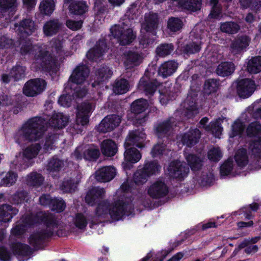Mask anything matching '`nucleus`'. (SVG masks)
I'll return each mask as SVG.
<instances>
[{
  "mask_svg": "<svg viewBox=\"0 0 261 261\" xmlns=\"http://www.w3.org/2000/svg\"><path fill=\"white\" fill-rule=\"evenodd\" d=\"M47 123L41 117H34L29 119L22 126L19 134L24 140L36 141L42 137Z\"/></svg>",
  "mask_w": 261,
  "mask_h": 261,
  "instance_id": "3",
  "label": "nucleus"
},
{
  "mask_svg": "<svg viewBox=\"0 0 261 261\" xmlns=\"http://www.w3.org/2000/svg\"><path fill=\"white\" fill-rule=\"evenodd\" d=\"M89 73V69L86 65H80L73 70L69 81L77 85L82 84L86 80Z\"/></svg>",
  "mask_w": 261,
  "mask_h": 261,
  "instance_id": "15",
  "label": "nucleus"
},
{
  "mask_svg": "<svg viewBox=\"0 0 261 261\" xmlns=\"http://www.w3.org/2000/svg\"><path fill=\"white\" fill-rule=\"evenodd\" d=\"M236 162L238 166L243 167L248 163V156L245 149H239L234 156Z\"/></svg>",
  "mask_w": 261,
  "mask_h": 261,
  "instance_id": "46",
  "label": "nucleus"
},
{
  "mask_svg": "<svg viewBox=\"0 0 261 261\" xmlns=\"http://www.w3.org/2000/svg\"><path fill=\"white\" fill-rule=\"evenodd\" d=\"M37 29V25L34 23V21L30 19H25L20 22L17 31L22 37H24L32 34Z\"/></svg>",
  "mask_w": 261,
  "mask_h": 261,
  "instance_id": "22",
  "label": "nucleus"
},
{
  "mask_svg": "<svg viewBox=\"0 0 261 261\" xmlns=\"http://www.w3.org/2000/svg\"><path fill=\"white\" fill-rule=\"evenodd\" d=\"M46 86L45 80L41 79H32L25 84L23 92L28 96H35L44 91Z\"/></svg>",
  "mask_w": 261,
  "mask_h": 261,
  "instance_id": "5",
  "label": "nucleus"
},
{
  "mask_svg": "<svg viewBox=\"0 0 261 261\" xmlns=\"http://www.w3.org/2000/svg\"><path fill=\"white\" fill-rule=\"evenodd\" d=\"M37 50H38L37 47L33 46L30 42H27L21 46L20 53L22 55H25L28 54L34 55Z\"/></svg>",
  "mask_w": 261,
  "mask_h": 261,
  "instance_id": "63",
  "label": "nucleus"
},
{
  "mask_svg": "<svg viewBox=\"0 0 261 261\" xmlns=\"http://www.w3.org/2000/svg\"><path fill=\"white\" fill-rule=\"evenodd\" d=\"M209 5L211 7V11L208 15L209 18H218L221 13V7L219 4V0H210Z\"/></svg>",
  "mask_w": 261,
  "mask_h": 261,
  "instance_id": "50",
  "label": "nucleus"
},
{
  "mask_svg": "<svg viewBox=\"0 0 261 261\" xmlns=\"http://www.w3.org/2000/svg\"><path fill=\"white\" fill-rule=\"evenodd\" d=\"M249 39L246 36H238L232 42L230 46V50L234 55L240 54L246 48L249 43Z\"/></svg>",
  "mask_w": 261,
  "mask_h": 261,
  "instance_id": "17",
  "label": "nucleus"
},
{
  "mask_svg": "<svg viewBox=\"0 0 261 261\" xmlns=\"http://www.w3.org/2000/svg\"><path fill=\"white\" fill-rule=\"evenodd\" d=\"M28 196V193L23 190H19L16 191L11 197L14 203L19 204L22 202Z\"/></svg>",
  "mask_w": 261,
  "mask_h": 261,
  "instance_id": "59",
  "label": "nucleus"
},
{
  "mask_svg": "<svg viewBox=\"0 0 261 261\" xmlns=\"http://www.w3.org/2000/svg\"><path fill=\"white\" fill-rule=\"evenodd\" d=\"M161 166L156 161H151L145 163L142 169L149 177L158 173L160 170Z\"/></svg>",
  "mask_w": 261,
  "mask_h": 261,
  "instance_id": "42",
  "label": "nucleus"
},
{
  "mask_svg": "<svg viewBox=\"0 0 261 261\" xmlns=\"http://www.w3.org/2000/svg\"><path fill=\"white\" fill-rule=\"evenodd\" d=\"M11 247L14 253L18 255L28 256L32 253L31 248L25 244L15 243L12 245Z\"/></svg>",
  "mask_w": 261,
  "mask_h": 261,
  "instance_id": "35",
  "label": "nucleus"
},
{
  "mask_svg": "<svg viewBox=\"0 0 261 261\" xmlns=\"http://www.w3.org/2000/svg\"><path fill=\"white\" fill-rule=\"evenodd\" d=\"M25 70L26 68L24 66L16 65L11 69L10 75L15 80H19L24 77Z\"/></svg>",
  "mask_w": 261,
  "mask_h": 261,
  "instance_id": "49",
  "label": "nucleus"
},
{
  "mask_svg": "<svg viewBox=\"0 0 261 261\" xmlns=\"http://www.w3.org/2000/svg\"><path fill=\"white\" fill-rule=\"evenodd\" d=\"M142 60L141 56L138 53L129 51L126 55L124 64L127 68H130L133 64H138Z\"/></svg>",
  "mask_w": 261,
  "mask_h": 261,
  "instance_id": "47",
  "label": "nucleus"
},
{
  "mask_svg": "<svg viewBox=\"0 0 261 261\" xmlns=\"http://www.w3.org/2000/svg\"><path fill=\"white\" fill-rule=\"evenodd\" d=\"M172 126L170 119L159 124L156 127V133L159 136L165 134L171 129Z\"/></svg>",
  "mask_w": 261,
  "mask_h": 261,
  "instance_id": "55",
  "label": "nucleus"
},
{
  "mask_svg": "<svg viewBox=\"0 0 261 261\" xmlns=\"http://www.w3.org/2000/svg\"><path fill=\"white\" fill-rule=\"evenodd\" d=\"M58 139V136L57 135H51L47 136L45 139L43 150L46 152L54 149Z\"/></svg>",
  "mask_w": 261,
  "mask_h": 261,
  "instance_id": "57",
  "label": "nucleus"
},
{
  "mask_svg": "<svg viewBox=\"0 0 261 261\" xmlns=\"http://www.w3.org/2000/svg\"><path fill=\"white\" fill-rule=\"evenodd\" d=\"M174 49L172 44H162L156 48V54L160 57H165L170 55Z\"/></svg>",
  "mask_w": 261,
  "mask_h": 261,
  "instance_id": "51",
  "label": "nucleus"
},
{
  "mask_svg": "<svg viewBox=\"0 0 261 261\" xmlns=\"http://www.w3.org/2000/svg\"><path fill=\"white\" fill-rule=\"evenodd\" d=\"M186 160L188 165L193 171H197L202 167V160L193 154H190L186 156Z\"/></svg>",
  "mask_w": 261,
  "mask_h": 261,
  "instance_id": "41",
  "label": "nucleus"
},
{
  "mask_svg": "<svg viewBox=\"0 0 261 261\" xmlns=\"http://www.w3.org/2000/svg\"><path fill=\"white\" fill-rule=\"evenodd\" d=\"M100 152L98 148L90 147L86 150L84 152V158L85 160L94 161L99 156Z\"/></svg>",
  "mask_w": 261,
  "mask_h": 261,
  "instance_id": "52",
  "label": "nucleus"
},
{
  "mask_svg": "<svg viewBox=\"0 0 261 261\" xmlns=\"http://www.w3.org/2000/svg\"><path fill=\"white\" fill-rule=\"evenodd\" d=\"M129 84L128 82L124 79L116 80L113 85L114 92L117 94L125 93L128 91Z\"/></svg>",
  "mask_w": 261,
  "mask_h": 261,
  "instance_id": "36",
  "label": "nucleus"
},
{
  "mask_svg": "<svg viewBox=\"0 0 261 261\" xmlns=\"http://www.w3.org/2000/svg\"><path fill=\"white\" fill-rule=\"evenodd\" d=\"M51 52L41 49L36 58L37 63H39L43 68H49L55 64V61L64 54L62 42L57 39H54L50 42Z\"/></svg>",
  "mask_w": 261,
  "mask_h": 261,
  "instance_id": "2",
  "label": "nucleus"
},
{
  "mask_svg": "<svg viewBox=\"0 0 261 261\" xmlns=\"http://www.w3.org/2000/svg\"><path fill=\"white\" fill-rule=\"evenodd\" d=\"M39 220L44 223L45 228L30 236L29 243L34 247L37 248L43 240L51 237L56 231L58 236L60 235L57 230L61 228L59 219L53 214L42 212L38 213L36 215L22 216L11 229V234L17 237L22 235L28 226L38 223Z\"/></svg>",
  "mask_w": 261,
  "mask_h": 261,
  "instance_id": "1",
  "label": "nucleus"
},
{
  "mask_svg": "<svg viewBox=\"0 0 261 261\" xmlns=\"http://www.w3.org/2000/svg\"><path fill=\"white\" fill-rule=\"evenodd\" d=\"M76 185L72 180L67 179L63 182L61 186V189L63 192H72L75 190Z\"/></svg>",
  "mask_w": 261,
  "mask_h": 261,
  "instance_id": "60",
  "label": "nucleus"
},
{
  "mask_svg": "<svg viewBox=\"0 0 261 261\" xmlns=\"http://www.w3.org/2000/svg\"><path fill=\"white\" fill-rule=\"evenodd\" d=\"M233 167V161L228 159L220 167V173L221 175L225 176L230 173Z\"/></svg>",
  "mask_w": 261,
  "mask_h": 261,
  "instance_id": "58",
  "label": "nucleus"
},
{
  "mask_svg": "<svg viewBox=\"0 0 261 261\" xmlns=\"http://www.w3.org/2000/svg\"><path fill=\"white\" fill-rule=\"evenodd\" d=\"M105 194L103 188H94L90 190L86 197V202L90 205H93L96 201L99 198H101Z\"/></svg>",
  "mask_w": 261,
  "mask_h": 261,
  "instance_id": "25",
  "label": "nucleus"
},
{
  "mask_svg": "<svg viewBox=\"0 0 261 261\" xmlns=\"http://www.w3.org/2000/svg\"><path fill=\"white\" fill-rule=\"evenodd\" d=\"M145 138V134L139 130L130 132L127 137L124 146L125 148L136 146L139 148L144 147L143 142Z\"/></svg>",
  "mask_w": 261,
  "mask_h": 261,
  "instance_id": "14",
  "label": "nucleus"
},
{
  "mask_svg": "<svg viewBox=\"0 0 261 261\" xmlns=\"http://www.w3.org/2000/svg\"><path fill=\"white\" fill-rule=\"evenodd\" d=\"M179 6L191 12L198 11L202 7V0H180Z\"/></svg>",
  "mask_w": 261,
  "mask_h": 261,
  "instance_id": "31",
  "label": "nucleus"
},
{
  "mask_svg": "<svg viewBox=\"0 0 261 261\" xmlns=\"http://www.w3.org/2000/svg\"><path fill=\"white\" fill-rule=\"evenodd\" d=\"M126 204L121 200L115 202L110 206L109 213L111 217L114 220H118L122 218L126 209Z\"/></svg>",
  "mask_w": 261,
  "mask_h": 261,
  "instance_id": "20",
  "label": "nucleus"
},
{
  "mask_svg": "<svg viewBox=\"0 0 261 261\" xmlns=\"http://www.w3.org/2000/svg\"><path fill=\"white\" fill-rule=\"evenodd\" d=\"M235 70L233 63L230 62H224L220 64L216 70V73L221 76H227L231 75Z\"/></svg>",
  "mask_w": 261,
  "mask_h": 261,
  "instance_id": "29",
  "label": "nucleus"
},
{
  "mask_svg": "<svg viewBox=\"0 0 261 261\" xmlns=\"http://www.w3.org/2000/svg\"><path fill=\"white\" fill-rule=\"evenodd\" d=\"M111 32L122 45L130 44L136 38L128 20H125L112 27Z\"/></svg>",
  "mask_w": 261,
  "mask_h": 261,
  "instance_id": "4",
  "label": "nucleus"
},
{
  "mask_svg": "<svg viewBox=\"0 0 261 261\" xmlns=\"http://www.w3.org/2000/svg\"><path fill=\"white\" fill-rule=\"evenodd\" d=\"M64 163L56 157L52 158L48 162L46 166V169L51 172H58L64 167Z\"/></svg>",
  "mask_w": 261,
  "mask_h": 261,
  "instance_id": "39",
  "label": "nucleus"
},
{
  "mask_svg": "<svg viewBox=\"0 0 261 261\" xmlns=\"http://www.w3.org/2000/svg\"><path fill=\"white\" fill-rule=\"evenodd\" d=\"M240 29V25L233 21H227L221 23L220 30L228 34H234L238 32Z\"/></svg>",
  "mask_w": 261,
  "mask_h": 261,
  "instance_id": "40",
  "label": "nucleus"
},
{
  "mask_svg": "<svg viewBox=\"0 0 261 261\" xmlns=\"http://www.w3.org/2000/svg\"><path fill=\"white\" fill-rule=\"evenodd\" d=\"M148 107L146 100L141 98L134 101L131 106V110L136 115L134 122L136 125L142 124L146 121L147 115L143 114L139 115L144 112Z\"/></svg>",
  "mask_w": 261,
  "mask_h": 261,
  "instance_id": "8",
  "label": "nucleus"
},
{
  "mask_svg": "<svg viewBox=\"0 0 261 261\" xmlns=\"http://www.w3.org/2000/svg\"><path fill=\"white\" fill-rule=\"evenodd\" d=\"M95 106L90 102H83L78 107L76 122L77 125L84 126L89 122V115Z\"/></svg>",
  "mask_w": 261,
  "mask_h": 261,
  "instance_id": "9",
  "label": "nucleus"
},
{
  "mask_svg": "<svg viewBox=\"0 0 261 261\" xmlns=\"http://www.w3.org/2000/svg\"><path fill=\"white\" fill-rule=\"evenodd\" d=\"M200 49L199 43L192 42L184 46L182 50L185 54L191 55L199 52Z\"/></svg>",
  "mask_w": 261,
  "mask_h": 261,
  "instance_id": "54",
  "label": "nucleus"
},
{
  "mask_svg": "<svg viewBox=\"0 0 261 261\" xmlns=\"http://www.w3.org/2000/svg\"><path fill=\"white\" fill-rule=\"evenodd\" d=\"M159 23L158 15L156 13L146 14L144 21L142 24V28L147 32H152L158 27Z\"/></svg>",
  "mask_w": 261,
  "mask_h": 261,
  "instance_id": "18",
  "label": "nucleus"
},
{
  "mask_svg": "<svg viewBox=\"0 0 261 261\" xmlns=\"http://www.w3.org/2000/svg\"><path fill=\"white\" fill-rule=\"evenodd\" d=\"M112 74L113 72L108 67L106 66L100 67L95 72L97 82H94L92 85V86L95 87L96 85L98 84L99 82L108 79L112 76Z\"/></svg>",
  "mask_w": 261,
  "mask_h": 261,
  "instance_id": "32",
  "label": "nucleus"
},
{
  "mask_svg": "<svg viewBox=\"0 0 261 261\" xmlns=\"http://www.w3.org/2000/svg\"><path fill=\"white\" fill-rule=\"evenodd\" d=\"M44 181L43 177L37 172H31L26 177V184L29 186H40Z\"/></svg>",
  "mask_w": 261,
  "mask_h": 261,
  "instance_id": "37",
  "label": "nucleus"
},
{
  "mask_svg": "<svg viewBox=\"0 0 261 261\" xmlns=\"http://www.w3.org/2000/svg\"><path fill=\"white\" fill-rule=\"evenodd\" d=\"M159 85L160 83L156 80L148 81L145 78H143L140 81L139 88L140 89L143 90L146 94L152 95Z\"/></svg>",
  "mask_w": 261,
  "mask_h": 261,
  "instance_id": "26",
  "label": "nucleus"
},
{
  "mask_svg": "<svg viewBox=\"0 0 261 261\" xmlns=\"http://www.w3.org/2000/svg\"><path fill=\"white\" fill-rule=\"evenodd\" d=\"M125 148L126 150L124 155L126 161L135 163L140 160L141 155L140 152L135 147L130 146Z\"/></svg>",
  "mask_w": 261,
  "mask_h": 261,
  "instance_id": "34",
  "label": "nucleus"
},
{
  "mask_svg": "<svg viewBox=\"0 0 261 261\" xmlns=\"http://www.w3.org/2000/svg\"><path fill=\"white\" fill-rule=\"evenodd\" d=\"M68 121L67 116L62 113H56L51 116L49 120V125L53 127L62 128L65 127Z\"/></svg>",
  "mask_w": 261,
  "mask_h": 261,
  "instance_id": "27",
  "label": "nucleus"
},
{
  "mask_svg": "<svg viewBox=\"0 0 261 261\" xmlns=\"http://www.w3.org/2000/svg\"><path fill=\"white\" fill-rule=\"evenodd\" d=\"M207 156L210 160L217 162L221 158L222 152L219 147H213L208 151Z\"/></svg>",
  "mask_w": 261,
  "mask_h": 261,
  "instance_id": "61",
  "label": "nucleus"
},
{
  "mask_svg": "<svg viewBox=\"0 0 261 261\" xmlns=\"http://www.w3.org/2000/svg\"><path fill=\"white\" fill-rule=\"evenodd\" d=\"M201 133L198 129H191L182 136L181 141L184 144L191 147L198 142Z\"/></svg>",
  "mask_w": 261,
  "mask_h": 261,
  "instance_id": "23",
  "label": "nucleus"
},
{
  "mask_svg": "<svg viewBox=\"0 0 261 261\" xmlns=\"http://www.w3.org/2000/svg\"><path fill=\"white\" fill-rule=\"evenodd\" d=\"M247 71L251 74H256L261 71V56L252 57L247 64Z\"/></svg>",
  "mask_w": 261,
  "mask_h": 261,
  "instance_id": "33",
  "label": "nucleus"
},
{
  "mask_svg": "<svg viewBox=\"0 0 261 261\" xmlns=\"http://www.w3.org/2000/svg\"><path fill=\"white\" fill-rule=\"evenodd\" d=\"M18 175L13 171L7 172L5 176L1 179L0 184L4 186H11L15 184Z\"/></svg>",
  "mask_w": 261,
  "mask_h": 261,
  "instance_id": "45",
  "label": "nucleus"
},
{
  "mask_svg": "<svg viewBox=\"0 0 261 261\" xmlns=\"http://www.w3.org/2000/svg\"><path fill=\"white\" fill-rule=\"evenodd\" d=\"M247 135L250 137L256 138L250 144L252 151H261V124L257 121L251 123L247 128Z\"/></svg>",
  "mask_w": 261,
  "mask_h": 261,
  "instance_id": "6",
  "label": "nucleus"
},
{
  "mask_svg": "<svg viewBox=\"0 0 261 261\" xmlns=\"http://www.w3.org/2000/svg\"><path fill=\"white\" fill-rule=\"evenodd\" d=\"M191 99L188 98L184 102V107L186 110V115L188 117H191L197 113L195 102Z\"/></svg>",
  "mask_w": 261,
  "mask_h": 261,
  "instance_id": "48",
  "label": "nucleus"
},
{
  "mask_svg": "<svg viewBox=\"0 0 261 261\" xmlns=\"http://www.w3.org/2000/svg\"><path fill=\"white\" fill-rule=\"evenodd\" d=\"M18 212L17 208L9 204L0 205V221L5 223L9 222Z\"/></svg>",
  "mask_w": 261,
  "mask_h": 261,
  "instance_id": "24",
  "label": "nucleus"
},
{
  "mask_svg": "<svg viewBox=\"0 0 261 261\" xmlns=\"http://www.w3.org/2000/svg\"><path fill=\"white\" fill-rule=\"evenodd\" d=\"M62 23L58 19L47 21L44 24L43 31L46 36H51L57 34L61 30Z\"/></svg>",
  "mask_w": 261,
  "mask_h": 261,
  "instance_id": "19",
  "label": "nucleus"
},
{
  "mask_svg": "<svg viewBox=\"0 0 261 261\" xmlns=\"http://www.w3.org/2000/svg\"><path fill=\"white\" fill-rule=\"evenodd\" d=\"M168 151L165 144L163 143L156 144L153 147L151 153L153 157H155L166 153Z\"/></svg>",
  "mask_w": 261,
  "mask_h": 261,
  "instance_id": "62",
  "label": "nucleus"
},
{
  "mask_svg": "<svg viewBox=\"0 0 261 261\" xmlns=\"http://www.w3.org/2000/svg\"><path fill=\"white\" fill-rule=\"evenodd\" d=\"M178 67V63L175 60H169L164 62L159 68L158 73L163 77H167L173 74Z\"/></svg>",
  "mask_w": 261,
  "mask_h": 261,
  "instance_id": "21",
  "label": "nucleus"
},
{
  "mask_svg": "<svg viewBox=\"0 0 261 261\" xmlns=\"http://www.w3.org/2000/svg\"><path fill=\"white\" fill-rule=\"evenodd\" d=\"M102 153L107 156H112L117 152V147L115 143L111 140H105L101 144Z\"/></svg>",
  "mask_w": 261,
  "mask_h": 261,
  "instance_id": "30",
  "label": "nucleus"
},
{
  "mask_svg": "<svg viewBox=\"0 0 261 261\" xmlns=\"http://www.w3.org/2000/svg\"><path fill=\"white\" fill-rule=\"evenodd\" d=\"M41 148L40 145L38 143L30 145L23 151V156L27 159H33L37 155Z\"/></svg>",
  "mask_w": 261,
  "mask_h": 261,
  "instance_id": "44",
  "label": "nucleus"
},
{
  "mask_svg": "<svg viewBox=\"0 0 261 261\" xmlns=\"http://www.w3.org/2000/svg\"><path fill=\"white\" fill-rule=\"evenodd\" d=\"M108 49L107 45L105 40H99L96 42L95 46L90 49L87 53L88 59L96 61L102 56L103 54Z\"/></svg>",
  "mask_w": 261,
  "mask_h": 261,
  "instance_id": "16",
  "label": "nucleus"
},
{
  "mask_svg": "<svg viewBox=\"0 0 261 261\" xmlns=\"http://www.w3.org/2000/svg\"><path fill=\"white\" fill-rule=\"evenodd\" d=\"M55 7V3L54 0H43L40 3L39 10L42 14L49 15L53 12Z\"/></svg>",
  "mask_w": 261,
  "mask_h": 261,
  "instance_id": "43",
  "label": "nucleus"
},
{
  "mask_svg": "<svg viewBox=\"0 0 261 261\" xmlns=\"http://www.w3.org/2000/svg\"><path fill=\"white\" fill-rule=\"evenodd\" d=\"M219 87V81L214 79L206 80L203 85V91L205 94L210 95L215 93Z\"/></svg>",
  "mask_w": 261,
  "mask_h": 261,
  "instance_id": "38",
  "label": "nucleus"
},
{
  "mask_svg": "<svg viewBox=\"0 0 261 261\" xmlns=\"http://www.w3.org/2000/svg\"><path fill=\"white\" fill-rule=\"evenodd\" d=\"M74 224L76 227L82 229L86 226L87 222L85 217L83 214H78L75 218Z\"/></svg>",
  "mask_w": 261,
  "mask_h": 261,
  "instance_id": "64",
  "label": "nucleus"
},
{
  "mask_svg": "<svg viewBox=\"0 0 261 261\" xmlns=\"http://www.w3.org/2000/svg\"><path fill=\"white\" fill-rule=\"evenodd\" d=\"M116 174V170L112 166H104L97 169L94 173V178L98 182H107L112 180Z\"/></svg>",
  "mask_w": 261,
  "mask_h": 261,
  "instance_id": "12",
  "label": "nucleus"
},
{
  "mask_svg": "<svg viewBox=\"0 0 261 261\" xmlns=\"http://www.w3.org/2000/svg\"><path fill=\"white\" fill-rule=\"evenodd\" d=\"M121 121L120 117L118 115H108L101 121L97 129L101 133L111 132L119 125Z\"/></svg>",
  "mask_w": 261,
  "mask_h": 261,
  "instance_id": "11",
  "label": "nucleus"
},
{
  "mask_svg": "<svg viewBox=\"0 0 261 261\" xmlns=\"http://www.w3.org/2000/svg\"><path fill=\"white\" fill-rule=\"evenodd\" d=\"M149 176L143 171L142 168L138 170L134 175V180L137 185H142L145 183Z\"/></svg>",
  "mask_w": 261,
  "mask_h": 261,
  "instance_id": "56",
  "label": "nucleus"
},
{
  "mask_svg": "<svg viewBox=\"0 0 261 261\" xmlns=\"http://www.w3.org/2000/svg\"><path fill=\"white\" fill-rule=\"evenodd\" d=\"M189 172V169L186 164L177 161L171 162L167 168L168 174L170 177L179 179L186 176Z\"/></svg>",
  "mask_w": 261,
  "mask_h": 261,
  "instance_id": "7",
  "label": "nucleus"
},
{
  "mask_svg": "<svg viewBox=\"0 0 261 261\" xmlns=\"http://www.w3.org/2000/svg\"><path fill=\"white\" fill-rule=\"evenodd\" d=\"M89 6L85 1H78L71 3L69 6V10L71 13L82 15L88 10Z\"/></svg>",
  "mask_w": 261,
  "mask_h": 261,
  "instance_id": "28",
  "label": "nucleus"
},
{
  "mask_svg": "<svg viewBox=\"0 0 261 261\" xmlns=\"http://www.w3.org/2000/svg\"><path fill=\"white\" fill-rule=\"evenodd\" d=\"M183 25L181 19L177 17H171L168 21V28L172 32H176L180 30Z\"/></svg>",
  "mask_w": 261,
  "mask_h": 261,
  "instance_id": "53",
  "label": "nucleus"
},
{
  "mask_svg": "<svg viewBox=\"0 0 261 261\" xmlns=\"http://www.w3.org/2000/svg\"><path fill=\"white\" fill-rule=\"evenodd\" d=\"M168 193V188L162 179L155 181L148 189V194L153 198H160L165 196Z\"/></svg>",
  "mask_w": 261,
  "mask_h": 261,
  "instance_id": "10",
  "label": "nucleus"
},
{
  "mask_svg": "<svg viewBox=\"0 0 261 261\" xmlns=\"http://www.w3.org/2000/svg\"><path fill=\"white\" fill-rule=\"evenodd\" d=\"M256 86L253 81L245 79L240 80L237 86V92L239 96L242 98L248 97L254 92Z\"/></svg>",
  "mask_w": 261,
  "mask_h": 261,
  "instance_id": "13",
  "label": "nucleus"
}]
</instances>
